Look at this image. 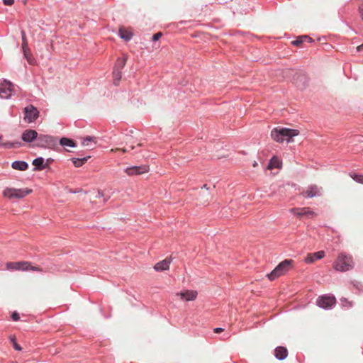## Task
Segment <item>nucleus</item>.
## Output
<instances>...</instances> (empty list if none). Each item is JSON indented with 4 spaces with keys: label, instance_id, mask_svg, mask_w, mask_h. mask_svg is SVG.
<instances>
[{
    "label": "nucleus",
    "instance_id": "39448f33",
    "mask_svg": "<svg viewBox=\"0 0 363 363\" xmlns=\"http://www.w3.org/2000/svg\"><path fill=\"white\" fill-rule=\"evenodd\" d=\"M32 192V189L6 188L3 191V195L9 199H23Z\"/></svg>",
    "mask_w": 363,
    "mask_h": 363
},
{
    "label": "nucleus",
    "instance_id": "9d476101",
    "mask_svg": "<svg viewBox=\"0 0 363 363\" xmlns=\"http://www.w3.org/2000/svg\"><path fill=\"white\" fill-rule=\"evenodd\" d=\"M148 171L149 167L147 165L133 166L125 169V172L129 176L140 175Z\"/></svg>",
    "mask_w": 363,
    "mask_h": 363
},
{
    "label": "nucleus",
    "instance_id": "79ce46f5",
    "mask_svg": "<svg viewBox=\"0 0 363 363\" xmlns=\"http://www.w3.org/2000/svg\"><path fill=\"white\" fill-rule=\"evenodd\" d=\"M21 33H22V41L23 42V40H27L26 38L25 32L22 31Z\"/></svg>",
    "mask_w": 363,
    "mask_h": 363
},
{
    "label": "nucleus",
    "instance_id": "a18cd8bd",
    "mask_svg": "<svg viewBox=\"0 0 363 363\" xmlns=\"http://www.w3.org/2000/svg\"><path fill=\"white\" fill-rule=\"evenodd\" d=\"M257 166V162H254L253 167H255Z\"/></svg>",
    "mask_w": 363,
    "mask_h": 363
},
{
    "label": "nucleus",
    "instance_id": "20e7f679",
    "mask_svg": "<svg viewBox=\"0 0 363 363\" xmlns=\"http://www.w3.org/2000/svg\"><path fill=\"white\" fill-rule=\"evenodd\" d=\"M58 145V138L50 135L39 134L35 146L43 149L55 150Z\"/></svg>",
    "mask_w": 363,
    "mask_h": 363
},
{
    "label": "nucleus",
    "instance_id": "f704fd0d",
    "mask_svg": "<svg viewBox=\"0 0 363 363\" xmlns=\"http://www.w3.org/2000/svg\"><path fill=\"white\" fill-rule=\"evenodd\" d=\"M162 35V33L161 32H158L155 34H154L152 37V40L153 41H157Z\"/></svg>",
    "mask_w": 363,
    "mask_h": 363
},
{
    "label": "nucleus",
    "instance_id": "a19ab883",
    "mask_svg": "<svg viewBox=\"0 0 363 363\" xmlns=\"http://www.w3.org/2000/svg\"><path fill=\"white\" fill-rule=\"evenodd\" d=\"M53 162V159H52V158H48V159L46 160V162H45V163H48V164L50 165V164L51 162Z\"/></svg>",
    "mask_w": 363,
    "mask_h": 363
},
{
    "label": "nucleus",
    "instance_id": "4be33fe9",
    "mask_svg": "<svg viewBox=\"0 0 363 363\" xmlns=\"http://www.w3.org/2000/svg\"><path fill=\"white\" fill-rule=\"evenodd\" d=\"M128 60V55L124 54L123 57H118L116 62L113 69L122 70Z\"/></svg>",
    "mask_w": 363,
    "mask_h": 363
},
{
    "label": "nucleus",
    "instance_id": "49530a36",
    "mask_svg": "<svg viewBox=\"0 0 363 363\" xmlns=\"http://www.w3.org/2000/svg\"><path fill=\"white\" fill-rule=\"evenodd\" d=\"M203 188H205V189H208L207 185H206V184H204V185L202 186V189H203Z\"/></svg>",
    "mask_w": 363,
    "mask_h": 363
},
{
    "label": "nucleus",
    "instance_id": "72a5a7b5",
    "mask_svg": "<svg viewBox=\"0 0 363 363\" xmlns=\"http://www.w3.org/2000/svg\"><path fill=\"white\" fill-rule=\"evenodd\" d=\"M28 268V270L45 272V271L42 268L38 267L32 266L30 262H29V267Z\"/></svg>",
    "mask_w": 363,
    "mask_h": 363
},
{
    "label": "nucleus",
    "instance_id": "c756f323",
    "mask_svg": "<svg viewBox=\"0 0 363 363\" xmlns=\"http://www.w3.org/2000/svg\"><path fill=\"white\" fill-rule=\"evenodd\" d=\"M353 286L357 290L359 293L363 292V284L358 281H352Z\"/></svg>",
    "mask_w": 363,
    "mask_h": 363
},
{
    "label": "nucleus",
    "instance_id": "de8ad7c7",
    "mask_svg": "<svg viewBox=\"0 0 363 363\" xmlns=\"http://www.w3.org/2000/svg\"><path fill=\"white\" fill-rule=\"evenodd\" d=\"M3 136L0 134V140L2 139Z\"/></svg>",
    "mask_w": 363,
    "mask_h": 363
},
{
    "label": "nucleus",
    "instance_id": "f3484780",
    "mask_svg": "<svg viewBox=\"0 0 363 363\" xmlns=\"http://www.w3.org/2000/svg\"><path fill=\"white\" fill-rule=\"evenodd\" d=\"M274 356L279 360H284L288 356V350L285 347L278 346L274 350Z\"/></svg>",
    "mask_w": 363,
    "mask_h": 363
},
{
    "label": "nucleus",
    "instance_id": "423d86ee",
    "mask_svg": "<svg viewBox=\"0 0 363 363\" xmlns=\"http://www.w3.org/2000/svg\"><path fill=\"white\" fill-rule=\"evenodd\" d=\"M13 84L8 81L4 80L0 84V96L2 99H8L14 94Z\"/></svg>",
    "mask_w": 363,
    "mask_h": 363
},
{
    "label": "nucleus",
    "instance_id": "393cba45",
    "mask_svg": "<svg viewBox=\"0 0 363 363\" xmlns=\"http://www.w3.org/2000/svg\"><path fill=\"white\" fill-rule=\"evenodd\" d=\"M0 145L5 148H18L22 146V143L19 141L16 142H6L0 144Z\"/></svg>",
    "mask_w": 363,
    "mask_h": 363
},
{
    "label": "nucleus",
    "instance_id": "cd10ccee",
    "mask_svg": "<svg viewBox=\"0 0 363 363\" xmlns=\"http://www.w3.org/2000/svg\"><path fill=\"white\" fill-rule=\"evenodd\" d=\"M350 176L352 178L353 180L357 182V183L363 184V175L359 174L356 173H350Z\"/></svg>",
    "mask_w": 363,
    "mask_h": 363
},
{
    "label": "nucleus",
    "instance_id": "4c0bfd02",
    "mask_svg": "<svg viewBox=\"0 0 363 363\" xmlns=\"http://www.w3.org/2000/svg\"><path fill=\"white\" fill-rule=\"evenodd\" d=\"M3 3L6 6H11L14 3V0H3Z\"/></svg>",
    "mask_w": 363,
    "mask_h": 363
},
{
    "label": "nucleus",
    "instance_id": "ea45409f",
    "mask_svg": "<svg viewBox=\"0 0 363 363\" xmlns=\"http://www.w3.org/2000/svg\"><path fill=\"white\" fill-rule=\"evenodd\" d=\"M357 50L358 52H360V51L363 50V43L361 45L357 47Z\"/></svg>",
    "mask_w": 363,
    "mask_h": 363
},
{
    "label": "nucleus",
    "instance_id": "7ed1b4c3",
    "mask_svg": "<svg viewBox=\"0 0 363 363\" xmlns=\"http://www.w3.org/2000/svg\"><path fill=\"white\" fill-rule=\"evenodd\" d=\"M293 259H285L280 262L271 273L267 274L269 280L273 281L278 277L286 274L289 270L293 268Z\"/></svg>",
    "mask_w": 363,
    "mask_h": 363
},
{
    "label": "nucleus",
    "instance_id": "7c9ffc66",
    "mask_svg": "<svg viewBox=\"0 0 363 363\" xmlns=\"http://www.w3.org/2000/svg\"><path fill=\"white\" fill-rule=\"evenodd\" d=\"M23 54H24V56L26 58L28 62L30 65L34 64L35 60L32 57V55L30 53L29 50H25V52Z\"/></svg>",
    "mask_w": 363,
    "mask_h": 363
},
{
    "label": "nucleus",
    "instance_id": "1a4fd4ad",
    "mask_svg": "<svg viewBox=\"0 0 363 363\" xmlns=\"http://www.w3.org/2000/svg\"><path fill=\"white\" fill-rule=\"evenodd\" d=\"M290 212L298 217L306 216L313 218L316 216V213L309 207L293 208L290 209Z\"/></svg>",
    "mask_w": 363,
    "mask_h": 363
},
{
    "label": "nucleus",
    "instance_id": "412c9836",
    "mask_svg": "<svg viewBox=\"0 0 363 363\" xmlns=\"http://www.w3.org/2000/svg\"><path fill=\"white\" fill-rule=\"evenodd\" d=\"M313 39L308 35L298 37L295 40L292 41V45L295 46H301L304 43H311Z\"/></svg>",
    "mask_w": 363,
    "mask_h": 363
},
{
    "label": "nucleus",
    "instance_id": "f257e3e1",
    "mask_svg": "<svg viewBox=\"0 0 363 363\" xmlns=\"http://www.w3.org/2000/svg\"><path fill=\"white\" fill-rule=\"evenodd\" d=\"M299 134V131L296 129H291L286 128H275L271 132L272 138L277 142L282 143L292 140L293 137Z\"/></svg>",
    "mask_w": 363,
    "mask_h": 363
},
{
    "label": "nucleus",
    "instance_id": "c03bdc74",
    "mask_svg": "<svg viewBox=\"0 0 363 363\" xmlns=\"http://www.w3.org/2000/svg\"><path fill=\"white\" fill-rule=\"evenodd\" d=\"M298 77L301 78V79L306 80V77L303 75H299Z\"/></svg>",
    "mask_w": 363,
    "mask_h": 363
},
{
    "label": "nucleus",
    "instance_id": "9b49d317",
    "mask_svg": "<svg viewBox=\"0 0 363 363\" xmlns=\"http://www.w3.org/2000/svg\"><path fill=\"white\" fill-rule=\"evenodd\" d=\"M39 134L33 129H27L24 130L21 135V139L25 143H30L35 140L37 143Z\"/></svg>",
    "mask_w": 363,
    "mask_h": 363
},
{
    "label": "nucleus",
    "instance_id": "2eb2a0df",
    "mask_svg": "<svg viewBox=\"0 0 363 363\" xmlns=\"http://www.w3.org/2000/svg\"><path fill=\"white\" fill-rule=\"evenodd\" d=\"M32 164L35 166L33 169L34 171H42L49 168V164L48 163H45V160L42 157H39L33 160Z\"/></svg>",
    "mask_w": 363,
    "mask_h": 363
},
{
    "label": "nucleus",
    "instance_id": "f8f14e48",
    "mask_svg": "<svg viewBox=\"0 0 363 363\" xmlns=\"http://www.w3.org/2000/svg\"><path fill=\"white\" fill-rule=\"evenodd\" d=\"M29 262H7L6 268L11 270H22L28 271Z\"/></svg>",
    "mask_w": 363,
    "mask_h": 363
},
{
    "label": "nucleus",
    "instance_id": "37998d69",
    "mask_svg": "<svg viewBox=\"0 0 363 363\" xmlns=\"http://www.w3.org/2000/svg\"><path fill=\"white\" fill-rule=\"evenodd\" d=\"M121 150L123 152H128V151L126 148L121 149Z\"/></svg>",
    "mask_w": 363,
    "mask_h": 363
},
{
    "label": "nucleus",
    "instance_id": "ddd939ff",
    "mask_svg": "<svg viewBox=\"0 0 363 363\" xmlns=\"http://www.w3.org/2000/svg\"><path fill=\"white\" fill-rule=\"evenodd\" d=\"M177 296H179L182 300L190 301L196 298L197 292L193 290H186L179 293H177Z\"/></svg>",
    "mask_w": 363,
    "mask_h": 363
},
{
    "label": "nucleus",
    "instance_id": "aec40b11",
    "mask_svg": "<svg viewBox=\"0 0 363 363\" xmlns=\"http://www.w3.org/2000/svg\"><path fill=\"white\" fill-rule=\"evenodd\" d=\"M118 35L122 39H123L125 41L130 40V39L133 37V33L128 29H126L123 27L120 28L118 30Z\"/></svg>",
    "mask_w": 363,
    "mask_h": 363
},
{
    "label": "nucleus",
    "instance_id": "2f4dec72",
    "mask_svg": "<svg viewBox=\"0 0 363 363\" xmlns=\"http://www.w3.org/2000/svg\"><path fill=\"white\" fill-rule=\"evenodd\" d=\"M9 339L16 350L21 351L22 350L21 347L16 342V337L14 336H10Z\"/></svg>",
    "mask_w": 363,
    "mask_h": 363
},
{
    "label": "nucleus",
    "instance_id": "dca6fc26",
    "mask_svg": "<svg viewBox=\"0 0 363 363\" xmlns=\"http://www.w3.org/2000/svg\"><path fill=\"white\" fill-rule=\"evenodd\" d=\"M304 197L313 198L320 195V189L316 185H311L308 187L307 190L302 193Z\"/></svg>",
    "mask_w": 363,
    "mask_h": 363
},
{
    "label": "nucleus",
    "instance_id": "58836bf2",
    "mask_svg": "<svg viewBox=\"0 0 363 363\" xmlns=\"http://www.w3.org/2000/svg\"><path fill=\"white\" fill-rule=\"evenodd\" d=\"M223 330V328H216L213 330V331H214V333H219L222 332Z\"/></svg>",
    "mask_w": 363,
    "mask_h": 363
},
{
    "label": "nucleus",
    "instance_id": "5701e85b",
    "mask_svg": "<svg viewBox=\"0 0 363 363\" xmlns=\"http://www.w3.org/2000/svg\"><path fill=\"white\" fill-rule=\"evenodd\" d=\"M281 166V162L280 160L275 156H274L269 162L267 168L269 169H272L274 168H280Z\"/></svg>",
    "mask_w": 363,
    "mask_h": 363
},
{
    "label": "nucleus",
    "instance_id": "0eeeda50",
    "mask_svg": "<svg viewBox=\"0 0 363 363\" xmlns=\"http://www.w3.org/2000/svg\"><path fill=\"white\" fill-rule=\"evenodd\" d=\"M24 121L27 123L34 122L39 116V111L33 105L30 104L24 108Z\"/></svg>",
    "mask_w": 363,
    "mask_h": 363
},
{
    "label": "nucleus",
    "instance_id": "4468645a",
    "mask_svg": "<svg viewBox=\"0 0 363 363\" xmlns=\"http://www.w3.org/2000/svg\"><path fill=\"white\" fill-rule=\"evenodd\" d=\"M325 257V252L323 250L314 252V253H309L307 255V256L305 257V262L307 264H311L314 262L315 260L320 259Z\"/></svg>",
    "mask_w": 363,
    "mask_h": 363
},
{
    "label": "nucleus",
    "instance_id": "6e6552de",
    "mask_svg": "<svg viewBox=\"0 0 363 363\" xmlns=\"http://www.w3.org/2000/svg\"><path fill=\"white\" fill-rule=\"evenodd\" d=\"M336 300L334 296L324 295L317 299V305L324 309L332 308L335 304Z\"/></svg>",
    "mask_w": 363,
    "mask_h": 363
},
{
    "label": "nucleus",
    "instance_id": "473e14b6",
    "mask_svg": "<svg viewBox=\"0 0 363 363\" xmlns=\"http://www.w3.org/2000/svg\"><path fill=\"white\" fill-rule=\"evenodd\" d=\"M340 302L344 307L350 308L352 306V302L348 301L346 298H340Z\"/></svg>",
    "mask_w": 363,
    "mask_h": 363
},
{
    "label": "nucleus",
    "instance_id": "e433bc0d",
    "mask_svg": "<svg viewBox=\"0 0 363 363\" xmlns=\"http://www.w3.org/2000/svg\"><path fill=\"white\" fill-rule=\"evenodd\" d=\"M22 49L23 50V53L25 52V50H29L28 48L27 40H23V42H22Z\"/></svg>",
    "mask_w": 363,
    "mask_h": 363
},
{
    "label": "nucleus",
    "instance_id": "a878e982",
    "mask_svg": "<svg viewBox=\"0 0 363 363\" xmlns=\"http://www.w3.org/2000/svg\"><path fill=\"white\" fill-rule=\"evenodd\" d=\"M89 158H90V156L82 158H72V161L75 167H80L88 160Z\"/></svg>",
    "mask_w": 363,
    "mask_h": 363
},
{
    "label": "nucleus",
    "instance_id": "c9c22d12",
    "mask_svg": "<svg viewBox=\"0 0 363 363\" xmlns=\"http://www.w3.org/2000/svg\"><path fill=\"white\" fill-rule=\"evenodd\" d=\"M11 318L13 321H18L20 319V315L17 312H13L11 315Z\"/></svg>",
    "mask_w": 363,
    "mask_h": 363
},
{
    "label": "nucleus",
    "instance_id": "b1692460",
    "mask_svg": "<svg viewBox=\"0 0 363 363\" xmlns=\"http://www.w3.org/2000/svg\"><path fill=\"white\" fill-rule=\"evenodd\" d=\"M60 144L62 146H68L71 147H76V143L72 139L67 138H62L60 140H58V144Z\"/></svg>",
    "mask_w": 363,
    "mask_h": 363
},
{
    "label": "nucleus",
    "instance_id": "c85d7f7f",
    "mask_svg": "<svg viewBox=\"0 0 363 363\" xmlns=\"http://www.w3.org/2000/svg\"><path fill=\"white\" fill-rule=\"evenodd\" d=\"M96 138L94 137H91V136H86L85 137L83 140H82V145L84 146H89V143L91 142H94V143H96Z\"/></svg>",
    "mask_w": 363,
    "mask_h": 363
},
{
    "label": "nucleus",
    "instance_id": "a211bd4d",
    "mask_svg": "<svg viewBox=\"0 0 363 363\" xmlns=\"http://www.w3.org/2000/svg\"><path fill=\"white\" fill-rule=\"evenodd\" d=\"M171 261V259L166 258L164 260L157 262L154 266V269L157 272H162L167 270L169 268Z\"/></svg>",
    "mask_w": 363,
    "mask_h": 363
},
{
    "label": "nucleus",
    "instance_id": "bb28decb",
    "mask_svg": "<svg viewBox=\"0 0 363 363\" xmlns=\"http://www.w3.org/2000/svg\"><path fill=\"white\" fill-rule=\"evenodd\" d=\"M113 83L115 85H118L119 81L122 77L121 70L113 69Z\"/></svg>",
    "mask_w": 363,
    "mask_h": 363
},
{
    "label": "nucleus",
    "instance_id": "f03ea898",
    "mask_svg": "<svg viewBox=\"0 0 363 363\" xmlns=\"http://www.w3.org/2000/svg\"><path fill=\"white\" fill-rule=\"evenodd\" d=\"M333 267L336 271L339 272L350 270L354 267L352 257L350 255L341 252L335 261Z\"/></svg>",
    "mask_w": 363,
    "mask_h": 363
},
{
    "label": "nucleus",
    "instance_id": "6ab92c4d",
    "mask_svg": "<svg viewBox=\"0 0 363 363\" xmlns=\"http://www.w3.org/2000/svg\"><path fill=\"white\" fill-rule=\"evenodd\" d=\"M11 167L16 170L26 171L28 168V164L25 161L16 160L11 163Z\"/></svg>",
    "mask_w": 363,
    "mask_h": 363
}]
</instances>
